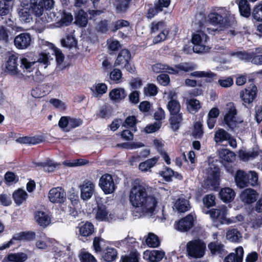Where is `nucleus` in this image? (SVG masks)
I'll use <instances>...</instances> for the list:
<instances>
[{"instance_id":"33","label":"nucleus","mask_w":262,"mask_h":262,"mask_svg":"<svg viewBox=\"0 0 262 262\" xmlns=\"http://www.w3.org/2000/svg\"><path fill=\"white\" fill-rule=\"evenodd\" d=\"M174 205L178 211L180 213L185 212L190 209L189 201L184 198H179Z\"/></svg>"},{"instance_id":"59","label":"nucleus","mask_w":262,"mask_h":262,"mask_svg":"<svg viewBox=\"0 0 262 262\" xmlns=\"http://www.w3.org/2000/svg\"><path fill=\"white\" fill-rule=\"evenodd\" d=\"M33 54H34V53H32ZM50 53L49 52H47L46 50H45L43 52H41L39 54L38 58L36 59V58H34L35 55H33V58L34 59H35V62H40L41 63H43L44 65L48 66L49 63V55Z\"/></svg>"},{"instance_id":"4","label":"nucleus","mask_w":262,"mask_h":262,"mask_svg":"<svg viewBox=\"0 0 262 262\" xmlns=\"http://www.w3.org/2000/svg\"><path fill=\"white\" fill-rule=\"evenodd\" d=\"M235 181L237 187L243 188L248 186H255L258 184V174L254 171L247 173L238 170L235 176Z\"/></svg>"},{"instance_id":"51","label":"nucleus","mask_w":262,"mask_h":262,"mask_svg":"<svg viewBox=\"0 0 262 262\" xmlns=\"http://www.w3.org/2000/svg\"><path fill=\"white\" fill-rule=\"evenodd\" d=\"M112 113V110L111 107L106 105H104L100 108L99 112L97 114V116L98 118L103 119L108 118L111 116Z\"/></svg>"},{"instance_id":"15","label":"nucleus","mask_w":262,"mask_h":262,"mask_svg":"<svg viewBox=\"0 0 262 262\" xmlns=\"http://www.w3.org/2000/svg\"><path fill=\"white\" fill-rule=\"evenodd\" d=\"M31 36L29 33H21L14 39V44L18 49H27L31 43Z\"/></svg>"},{"instance_id":"37","label":"nucleus","mask_w":262,"mask_h":262,"mask_svg":"<svg viewBox=\"0 0 262 262\" xmlns=\"http://www.w3.org/2000/svg\"><path fill=\"white\" fill-rule=\"evenodd\" d=\"M108 212L107 211L105 205L103 204H98L97 205V211L96 214L97 220L103 221L107 219Z\"/></svg>"},{"instance_id":"10","label":"nucleus","mask_w":262,"mask_h":262,"mask_svg":"<svg viewBox=\"0 0 262 262\" xmlns=\"http://www.w3.org/2000/svg\"><path fill=\"white\" fill-rule=\"evenodd\" d=\"M30 4L33 5V11L35 12L36 16H41L44 9L50 10L53 8L54 0H30Z\"/></svg>"},{"instance_id":"35","label":"nucleus","mask_w":262,"mask_h":262,"mask_svg":"<svg viewBox=\"0 0 262 262\" xmlns=\"http://www.w3.org/2000/svg\"><path fill=\"white\" fill-rule=\"evenodd\" d=\"M138 120L135 116H129L122 123V126L125 128H131V130L136 133L137 131V123Z\"/></svg>"},{"instance_id":"50","label":"nucleus","mask_w":262,"mask_h":262,"mask_svg":"<svg viewBox=\"0 0 262 262\" xmlns=\"http://www.w3.org/2000/svg\"><path fill=\"white\" fill-rule=\"evenodd\" d=\"M159 174L166 182L172 181V178L174 174V171L170 168L164 166L163 170L159 171Z\"/></svg>"},{"instance_id":"39","label":"nucleus","mask_w":262,"mask_h":262,"mask_svg":"<svg viewBox=\"0 0 262 262\" xmlns=\"http://www.w3.org/2000/svg\"><path fill=\"white\" fill-rule=\"evenodd\" d=\"M227 239L231 242L239 243L242 235L240 232L237 228H233L229 230L226 234Z\"/></svg>"},{"instance_id":"6","label":"nucleus","mask_w":262,"mask_h":262,"mask_svg":"<svg viewBox=\"0 0 262 262\" xmlns=\"http://www.w3.org/2000/svg\"><path fill=\"white\" fill-rule=\"evenodd\" d=\"M248 82L250 84L240 92V97L243 101V104L246 107H247V104L252 103L257 95V88L254 83V79L249 78Z\"/></svg>"},{"instance_id":"21","label":"nucleus","mask_w":262,"mask_h":262,"mask_svg":"<svg viewBox=\"0 0 262 262\" xmlns=\"http://www.w3.org/2000/svg\"><path fill=\"white\" fill-rule=\"evenodd\" d=\"M244 249L238 246L235 249V253H230L225 257L224 262H243Z\"/></svg>"},{"instance_id":"26","label":"nucleus","mask_w":262,"mask_h":262,"mask_svg":"<svg viewBox=\"0 0 262 262\" xmlns=\"http://www.w3.org/2000/svg\"><path fill=\"white\" fill-rule=\"evenodd\" d=\"M219 156L223 161L228 163L233 162L235 159V154L234 152L227 148H222L219 150Z\"/></svg>"},{"instance_id":"44","label":"nucleus","mask_w":262,"mask_h":262,"mask_svg":"<svg viewBox=\"0 0 262 262\" xmlns=\"http://www.w3.org/2000/svg\"><path fill=\"white\" fill-rule=\"evenodd\" d=\"M130 25V23L125 19H118L113 23L111 26L110 31L113 33L116 32L118 30L123 27H127Z\"/></svg>"},{"instance_id":"64","label":"nucleus","mask_w":262,"mask_h":262,"mask_svg":"<svg viewBox=\"0 0 262 262\" xmlns=\"http://www.w3.org/2000/svg\"><path fill=\"white\" fill-rule=\"evenodd\" d=\"M81 262H97L95 257L89 252L82 253L80 255Z\"/></svg>"},{"instance_id":"47","label":"nucleus","mask_w":262,"mask_h":262,"mask_svg":"<svg viewBox=\"0 0 262 262\" xmlns=\"http://www.w3.org/2000/svg\"><path fill=\"white\" fill-rule=\"evenodd\" d=\"M143 92L145 96L154 97L158 93V88L154 83H147L144 88Z\"/></svg>"},{"instance_id":"32","label":"nucleus","mask_w":262,"mask_h":262,"mask_svg":"<svg viewBox=\"0 0 262 262\" xmlns=\"http://www.w3.org/2000/svg\"><path fill=\"white\" fill-rule=\"evenodd\" d=\"M159 158V157L155 156L151 159H147L144 162L140 163L139 165V169L142 171L145 172L148 171L156 164Z\"/></svg>"},{"instance_id":"30","label":"nucleus","mask_w":262,"mask_h":262,"mask_svg":"<svg viewBox=\"0 0 262 262\" xmlns=\"http://www.w3.org/2000/svg\"><path fill=\"white\" fill-rule=\"evenodd\" d=\"M209 39L208 35L202 31H197L196 33L193 34L191 38V42L194 45H201L203 41L204 42L207 41Z\"/></svg>"},{"instance_id":"16","label":"nucleus","mask_w":262,"mask_h":262,"mask_svg":"<svg viewBox=\"0 0 262 262\" xmlns=\"http://www.w3.org/2000/svg\"><path fill=\"white\" fill-rule=\"evenodd\" d=\"M174 67L175 68H173L166 64L165 70H168V72L169 74H178L180 71L185 72L193 71L195 69L196 66L194 64L189 62H184L176 64Z\"/></svg>"},{"instance_id":"13","label":"nucleus","mask_w":262,"mask_h":262,"mask_svg":"<svg viewBox=\"0 0 262 262\" xmlns=\"http://www.w3.org/2000/svg\"><path fill=\"white\" fill-rule=\"evenodd\" d=\"M194 217L192 213H189L174 223V228L181 232L190 230L194 226Z\"/></svg>"},{"instance_id":"40","label":"nucleus","mask_w":262,"mask_h":262,"mask_svg":"<svg viewBox=\"0 0 262 262\" xmlns=\"http://www.w3.org/2000/svg\"><path fill=\"white\" fill-rule=\"evenodd\" d=\"M28 259V255L24 252L10 253L7 255V259L11 262H24Z\"/></svg>"},{"instance_id":"55","label":"nucleus","mask_w":262,"mask_h":262,"mask_svg":"<svg viewBox=\"0 0 262 262\" xmlns=\"http://www.w3.org/2000/svg\"><path fill=\"white\" fill-rule=\"evenodd\" d=\"M208 248L212 254H222L224 251V245L216 242H211L208 244Z\"/></svg>"},{"instance_id":"12","label":"nucleus","mask_w":262,"mask_h":262,"mask_svg":"<svg viewBox=\"0 0 262 262\" xmlns=\"http://www.w3.org/2000/svg\"><path fill=\"white\" fill-rule=\"evenodd\" d=\"M170 2V0H156L154 2V6L151 5V6L148 9L146 17L148 19L154 17L159 13L162 12L164 8H167Z\"/></svg>"},{"instance_id":"18","label":"nucleus","mask_w":262,"mask_h":262,"mask_svg":"<svg viewBox=\"0 0 262 262\" xmlns=\"http://www.w3.org/2000/svg\"><path fill=\"white\" fill-rule=\"evenodd\" d=\"M34 216L37 224L43 228H46L51 223V219L48 214L43 211H35Z\"/></svg>"},{"instance_id":"27","label":"nucleus","mask_w":262,"mask_h":262,"mask_svg":"<svg viewBox=\"0 0 262 262\" xmlns=\"http://www.w3.org/2000/svg\"><path fill=\"white\" fill-rule=\"evenodd\" d=\"M88 23V15L83 10H79L75 16V23L80 27H85Z\"/></svg>"},{"instance_id":"62","label":"nucleus","mask_w":262,"mask_h":262,"mask_svg":"<svg viewBox=\"0 0 262 262\" xmlns=\"http://www.w3.org/2000/svg\"><path fill=\"white\" fill-rule=\"evenodd\" d=\"M10 3L8 0H0V15L5 16L10 11Z\"/></svg>"},{"instance_id":"54","label":"nucleus","mask_w":262,"mask_h":262,"mask_svg":"<svg viewBox=\"0 0 262 262\" xmlns=\"http://www.w3.org/2000/svg\"><path fill=\"white\" fill-rule=\"evenodd\" d=\"M200 102L199 100L191 98L187 102V109L190 113L194 111V113L198 112L201 108Z\"/></svg>"},{"instance_id":"41","label":"nucleus","mask_w":262,"mask_h":262,"mask_svg":"<svg viewBox=\"0 0 262 262\" xmlns=\"http://www.w3.org/2000/svg\"><path fill=\"white\" fill-rule=\"evenodd\" d=\"M220 183V180L208 177L204 184L207 190L218 191Z\"/></svg>"},{"instance_id":"61","label":"nucleus","mask_w":262,"mask_h":262,"mask_svg":"<svg viewBox=\"0 0 262 262\" xmlns=\"http://www.w3.org/2000/svg\"><path fill=\"white\" fill-rule=\"evenodd\" d=\"M203 202L206 208H210L215 205V196L212 194H207L203 198Z\"/></svg>"},{"instance_id":"25","label":"nucleus","mask_w":262,"mask_h":262,"mask_svg":"<svg viewBox=\"0 0 262 262\" xmlns=\"http://www.w3.org/2000/svg\"><path fill=\"white\" fill-rule=\"evenodd\" d=\"M36 233L34 231H21L13 236V239L26 242H31L35 239Z\"/></svg>"},{"instance_id":"31","label":"nucleus","mask_w":262,"mask_h":262,"mask_svg":"<svg viewBox=\"0 0 262 262\" xmlns=\"http://www.w3.org/2000/svg\"><path fill=\"white\" fill-rule=\"evenodd\" d=\"M27 193L21 189H18L14 191L12 198L17 205H21L25 201L28 197Z\"/></svg>"},{"instance_id":"5","label":"nucleus","mask_w":262,"mask_h":262,"mask_svg":"<svg viewBox=\"0 0 262 262\" xmlns=\"http://www.w3.org/2000/svg\"><path fill=\"white\" fill-rule=\"evenodd\" d=\"M206 248V244L201 239L192 240L186 245L187 255L194 258H201L204 256Z\"/></svg>"},{"instance_id":"34","label":"nucleus","mask_w":262,"mask_h":262,"mask_svg":"<svg viewBox=\"0 0 262 262\" xmlns=\"http://www.w3.org/2000/svg\"><path fill=\"white\" fill-rule=\"evenodd\" d=\"M238 8L241 15L246 18L251 15V8L247 0H241L238 3Z\"/></svg>"},{"instance_id":"2","label":"nucleus","mask_w":262,"mask_h":262,"mask_svg":"<svg viewBox=\"0 0 262 262\" xmlns=\"http://www.w3.org/2000/svg\"><path fill=\"white\" fill-rule=\"evenodd\" d=\"M34 54L32 52L27 53L19 58V55L14 52H8L6 54V69L11 75H16L19 74L20 70L18 69L19 63L20 68L23 72L30 73L34 69V65L35 59L33 58Z\"/></svg>"},{"instance_id":"3","label":"nucleus","mask_w":262,"mask_h":262,"mask_svg":"<svg viewBox=\"0 0 262 262\" xmlns=\"http://www.w3.org/2000/svg\"><path fill=\"white\" fill-rule=\"evenodd\" d=\"M230 17V11L225 8H220L216 11L209 13L208 20L211 25L218 26L221 30H223L231 27Z\"/></svg>"},{"instance_id":"20","label":"nucleus","mask_w":262,"mask_h":262,"mask_svg":"<svg viewBox=\"0 0 262 262\" xmlns=\"http://www.w3.org/2000/svg\"><path fill=\"white\" fill-rule=\"evenodd\" d=\"M79 235L83 237L91 235L95 231L94 225L89 221L82 222L78 226Z\"/></svg>"},{"instance_id":"22","label":"nucleus","mask_w":262,"mask_h":262,"mask_svg":"<svg viewBox=\"0 0 262 262\" xmlns=\"http://www.w3.org/2000/svg\"><path fill=\"white\" fill-rule=\"evenodd\" d=\"M127 94L123 88H119L112 90L109 93V97L111 100L119 103L123 100Z\"/></svg>"},{"instance_id":"23","label":"nucleus","mask_w":262,"mask_h":262,"mask_svg":"<svg viewBox=\"0 0 262 262\" xmlns=\"http://www.w3.org/2000/svg\"><path fill=\"white\" fill-rule=\"evenodd\" d=\"M30 7H22L18 10V13L21 20L29 23L32 19V14L35 15V12L33 11V5L30 3Z\"/></svg>"},{"instance_id":"9","label":"nucleus","mask_w":262,"mask_h":262,"mask_svg":"<svg viewBox=\"0 0 262 262\" xmlns=\"http://www.w3.org/2000/svg\"><path fill=\"white\" fill-rule=\"evenodd\" d=\"M99 186L105 194L114 193L117 188L112 176L109 173L101 176L99 181Z\"/></svg>"},{"instance_id":"48","label":"nucleus","mask_w":262,"mask_h":262,"mask_svg":"<svg viewBox=\"0 0 262 262\" xmlns=\"http://www.w3.org/2000/svg\"><path fill=\"white\" fill-rule=\"evenodd\" d=\"M169 29L167 28L162 29L158 35L154 37L153 43L158 44L166 40L169 34Z\"/></svg>"},{"instance_id":"11","label":"nucleus","mask_w":262,"mask_h":262,"mask_svg":"<svg viewBox=\"0 0 262 262\" xmlns=\"http://www.w3.org/2000/svg\"><path fill=\"white\" fill-rule=\"evenodd\" d=\"M48 198L52 203L62 205L67 201L66 192L61 187H54L50 190Z\"/></svg>"},{"instance_id":"63","label":"nucleus","mask_w":262,"mask_h":262,"mask_svg":"<svg viewBox=\"0 0 262 262\" xmlns=\"http://www.w3.org/2000/svg\"><path fill=\"white\" fill-rule=\"evenodd\" d=\"M61 43L63 47L71 48L77 45V41L74 37L68 36L66 39H61Z\"/></svg>"},{"instance_id":"46","label":"nucleus","mask_w":262,"mask_h":262,"mask_svg":"<svg viewBox=\"0 0 262 262\" xmlns=\"http://www.w3.org/2000/svg\"><path fill=\"white\" fill-rule=\"evenodd\" d=\"M73 20L72 15L70 13L63 12L61 19L57 23L59 27L69 26Z\"/></svg>"},{"instance_id":"57","label":"nucleus","mask_w":262,"mask_h":262,"mask_svg":"<svg viewBox=\"0 0 262 262\" xmlns=\"http://www.w3.org/2000/svg\"><path fill=\"white\" fill-rule=\"evenodd\" d=\"M192 134L194 137L196 139H201L203 137L204 131L203 125L200 122L198 121L194 123Z\"/></svg>"},{"instance_id":"24","label":"nucleus","mask_w":262,"mask_h":262,"mask_svg":"<svg viewBox=\"0 0 262 262\" xmlns=\"http://www.w3.org/2000/svg\"><path fill=\"white\" fill-rule=\"evenodd\" d=\"M221 200L224 203L231 202L235 196V192L233 189L229 187L222 188L219 192Z\"/></svg>"},{"instance_id":"56","label":"nucleus","mask_w":262,"mask_h":262,"mask_svg":"<svg viewBox=\"0 0 262 262\" xmlns=\"http://www.w3.org/2000/svg\"><path fill=\"white\" fill-rule=\"evenodd\" d=\"M132 0H116V9L120 12H125L129 8Z\"/></svg>"},{"instance_id":"17","label":"nucleus","mask_w":262,"mask_h":262,"mask_svg":"<svg viewBox=\"0 0 262 262\" xmlns=\"http://www.w3.org/2000/svg\"><path fill=\"white\" fill-rule=\"evenodd\" d=\"M203 212L207 214H209L210 217L212 219L218 220L222 223L226 221L227 210L226 207H222L219 209H211L206 211H205L204 209Z\"/></svg>"},{"instance_id":"19","label":"nucleus","mask_w":262,"mask_h":262,"mask_svg":"<svg viewBox=\"0 0 262 262\" xmlns=\"http://www.w3.org/2000/svg\"><path fill=\"white\" fill-rule=\"evenodd\" d=\"M258 193L253 189L248 188L244 190L241 194V200L248 204L255 202L257 198Z\"/></svg>"},{"instance_id":"1","label":"nucleus","mask_w":262,"mask_h":262,"mask_svg":"<svg viewBox=\"0 0 262 262\" xmlns=\"http://www.w3.org/2000/svg\"><path fill=\"white\" fill-rule=\"evenodd\" d=\"M151 189L148 184L135 181L129 192V200L131 204L136 208H142L147 212L153 213L158 201L151 193Z\"/></svg>"},{"instance_id":"49","label":"nucleus","mask_w":262,"mask_h":262,"mask_svg":"<svg viewBox=\"0 0 262 262\" xmlns=\"http://www.w3.org/2000/svg\"><path fill=\"white\" fill-rule=\"evenodd\" d=\"M110 21L103 19L99 21L96 26L97 31L101 33L106 34L110 30Z\"/></svg>"},{"instance_id":"14","label":"nucleus","mask_w":262,"mask_h":262,"mask_svg":"<svg viewBox=\"0 0 262 262\" xmlns=\"http://www.w3.org/2000/svg\"><path fill=\"white\" fill-rule=\"evenodd\" d=\"M80 188V197L82 200L87 201L93 195L95 191L94 184L89 180H85L79 186Z\"/></svg>"},{"instance_id":"58","label":"nucleus","mask_w":262,"mask_h":262,"mask_svg":"<svg viewBox=\"0 0 262 262\" xmlns=\"http://www.w3.org/2000/svg\"><path fill=\"white\" fill-rule=\"evenodd\" d=\"M252 16L257 21H262V4L256 5L252 12Z\"/></svg>"},{"instance_id":"43","label":"nucleus","mask_w":262,"mask_h":262,"mask_svg":"<svg viewBox=\"0 0 262 262\" xmlns=\"http://www.w3.org/2000/svg\"><path fill=\"white\" fill-rule=\"evenodd\" d=\"M36 165L42 167L45 171L48 172L54 171L56 167V165L50 159H48L44 162L37 163Z\"/></svg>"},{"instance_id":"38","label":"nucleus","mask_w":262,"mask_h":262,"mask_svg":"<svg viewBox=\"0 0 262 262\" xmlns=\"http://www.w3.org/2000/svg\"><path fill=\"white\" fill-rule=\"evenodd\" d=\"M145 242L148 247L150 248H157L160 245V241L159 237L154 233H149Z\"/></svg>"},{"instance_id":"53","label":"nucleus","mask_w":262,"mask_h":262,"mask_svg":"<svg viewBox=\"0 0 262 262\" xmlns=\"http://www.w3.org/2000/svg\"><path fill=\"white\" fill-rule=\"evenodd\" d=\"M165 256V252L159 250H152L149 252V260L151 262H159Z\"/></svg>"},{"instance_id":"28","label":"nucleus","mask_w":262,"mask_h":262,"mask_svg":"<svg viewBox=\"0 0 262 262\" xmlns=\"http://www.w3.org/2000/svg\"><path fill=\"white\" fill-rule=\"evenodd\" d=\"M183 119L182 113L170 115L169 121L171 128L173 131L176 132L179 129Z\"/></svg>"},{"instance_id":"8","label":"nucleus","mask_w":262,"mask_h":262,"mask_svg":"<svg viewBox=\"0 0 262 262\" xmlns=\"http://www.w3.org/2000/svg\"><path fill=\"white\" fill-rule=\"evenodd\" d=\"M83 122L82 119L79 118L62 116L58 121V126L63 130L69 132L73 129L82 125Z\"/></svg>"},{"instance_id":"45","label":"nucleus","mask_w":262,"mask_h":262,"mask_svg":"<svg viewBox=\"0 0 262 262\" xmlns=\"http://www.w3.org/2000/svg\"><path fill=\"white\" fill-rule=\"evenodd\" d=\"M166 28L165 23L163 20L153 21L150 25V33L151 34H156Z\"/></svg>"},{"instance_id":"42","label":"nucleus","mask_w":262,"mask_h":262,"mask_svg":"<svg viewBox=\"0 0 262 262\" xmlns=\"http://www.w3.org/2000/svg\"><path fill=\"white\" fill-rule=\"evenodd\" d=\"M167 108L170 115L180 114L181 105L180 102L175 99H171L167 104Z\"/></svg>"},{"instance_id":"36","label":"nucleus","mask_w":262,"mask_h":262,"mask_svg":"<svg viewBox=\"0 0 262 262\" xmlns=\"http://www.w3.org/2000/svg\"><path fill=\"white\" fill-rule=\"evenodd\" d=\"M230 134L223 128H219L215 132L214 140L217 143L226 141L229 139Z\"/></svg>"},{"instance_id":"52","label":"nucleus","mask_w":262,"mask_h":262,"mask_svg":"<svg viewBox=\"0 0 262 262\" xmlns=\"http://www.w3.org/2000/svg\"><path fill=\"white\" fill-rule=\"evenodd\" d=\"M107 45L108 50L111 52L110 54L115 53L121 48L120 42L117 39H108Z\"/></svg>"},{"instance_id":"7","label":"nucleus","mask_w":262,"mask_h":262,"mask_svg":"<svg viewBox=\"0 0 262 262\" xmlns=\"http://www.w3.org/2000/svg\"><path fill=\"white\" fill-rule=\"evenodd\" d=\"M131 58V53L129 50L127 49H121L117 56L114 66H120L129 73H133L135 71V68H133L130 63Z\"/></svg>"},{"instance_id":"29","label":"nucleus","mask_w":262,"mask_h":262,"mask_svg":"<svg viewBox=\"0 0 262 262\" xmlns=\"http://www.w3.org/2000/svg\"><path fill=\"white\" fill-rule=\"evenodd\" d=\"M117 255L118 252L115 248L107 247L103 252L102 257L104 261L112 262L116 260Z\"/></svg>"},{"instance_id":"60","label":"nucleus","mask_w":262,"mask_h":262,"mask_svg":"<svg viewBox=\"0 0 262 262\" xmlns=\"http://www.w3.org/2000/svg\"><path fill=\"white\" fill-rule=\"evenodd\" d=\"M140 254L138 252H132L128 255L121 257L122 262H139Z\"/></svg>"}]
</instances>
